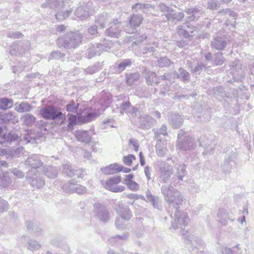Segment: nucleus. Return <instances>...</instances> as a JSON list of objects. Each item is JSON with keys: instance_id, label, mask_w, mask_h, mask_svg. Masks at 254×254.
<instances>
[{"instance_id": "obj_21", "label": "nucleus", "mask_w": 254, "mask_h": 254, "mask_svg": "<svg viewBox=\"0 0 254 254\" xmlns=\"http://www.w3.org/2000/svg\"><path fill=\"white\" fill-rule=\"evenodd\" d=\"M175 168L177 169V172L171 179L172 183L175 182L176 181H178V182L179 181H183V178L187 174L186 167L185 164L175 166Z\"/></svg>"}, {"instance_id": "obj_39", "label": "nucleus", "mask_w": 254, "mask_h": 254, "mask_svg": "<svg viewBox=\"0 0 254 254\" xmlns=\"http://www.w3.org/2000/svg\"><path fill=\"white\" fill-rule=\"evenodd\" d=\"M109 20V17L106 13H103L99 14L96 18L95 23L99 25V26L103 29Z\"/></svg>"}, {"instance_id": "obj_28", "label": "nucleus", "mask_w": 254, "mask_h": 254, "mask_svg": "<svg viewBox=\"0 0 254 254\" xmlns=\"http://www.w3.org/2000/svg\"><path fill=\"white\" fill-rule=\"evenodd\" d=\"M145 195L147 202H150L154 208L160 209V199L158 196L153 195L148 190H146Z\"/></svg>"}, {"instance_id": "obj_50", "label": "nucleus", "mask_w": 254, "mask_h": 254, "mask_svg": "<svg viewBox=\"0 0 254 254\" xmlns=\"http://www.w3.org/2000/svg\"><path fill=\"white\" fill-rule=\"evenodd\" d=\"M101 51L103 52V51H107L108 49H111L113 46V43L109 40L104 39L101 43H98Z\"/></svg>"}, {"instance_id": "obj_34", "label": "nucleus", "mask_w": 254, "mask_h": 254, "mask_svg": "<svg viewBox=\"0 0 254 254\" xmlns=\"http://www.w3.org/2000/svg\"><path fill=\"white\" fill-rule=\"evenodd\" d=\"M150 8L154 9L155 5L150 3L137 2L131 6V10L133 12H138L140 11L144 12L145 10L148 9Z\"/></svg>"}, {"instance_id": "obj_32", "label": "nucleus", "mask_w": 254, "mask_h": 254, "mask_svg": "<svg viewBox=\"0 0 254 254\" xmlns=\"http://www.w3.org/2000/svg\"><path fill=\"white\" fill-rule=\"evenodd\" d=\"M74 14L81 20L87 18L89 16L87 6L86 5L79 6L75 10Z\"/></svg>"}, {"instance_id": "obj_1", "label": "nucleus", "mask_w": 254, "mask_h": 254, "mask_svg": "<svg viewBox=\"0 0 254 254\" xmlns=\"http://www.w3.org/2000/svg\"><path fill=\"white\" fill-rule=\"evenodd\" d=\"M161 191L164 200L169 204V209L173 208L177 210L178 208H180L183 201V197L178 190L171 185H165L161 187Z\"/></svg>"}, {"instance_id": "obj_25", "label": "nucleus", "mask_w": 254, "mask_h": 254, "mask_svg": "<svg viewBox=\"0 0 254 254\" xmlns=\"http://www.w3.org/2000/svg\"><path fill=\"white\" fill-rule=\"evenodd\" d=\"M120 113L123 115L125 113L127 114H133L137 112V109L131 105L129 101H123L119 107Z\"/></svg>"}, {"instance_id": "obj_19", "label": "nucleus", "mask_w": 254, "mask_h": 254, "mask_svg": "<svg viewBox=\"0 0 254 254\" xmlns=\"http://www.w3.org/2000/svg\"><path fill=\"white\" fill-rule=\"evenodd\" d=\"M19 138V135L14 132L11 131L8 133H5L0 140V144L6 146L12 142L18 140Z\"/></svg>"}, {"instance_id": "obj_62", "label": "nucleus", "mask_w": 254, "mask_h": 254, "mask_svg": "<svg viewBox=\"0 0 254 254\" xmlns=\"http://www.w3.org/2000/svg\"><path fill=\"white\" fill-rule=\"evenodd\" d=\"M157 80L155 83V85H157L162 82H168L171 81V75L169 73H165L162 75L159 76L157 78Z\"/></svg>"}, {"instance_id": "obj_29", "label": "nucleus", "mask_w": 254, "mask_h": 254, "mask_svg": "<svg viewBox=\"0 0 254 254\" xmlns=\"http://www.w3.org/2000/svg\"><path fill=\"white\" fill-rule=\"evenodd\" d=\"M75 135L78 141L86 144L89 143L91 139V136L86 130H76L75 132Z\"/></svg>"}, {"instance_id": "obj_6", "label": "nucleus", "mask_w": 254, "mask_h": 254, "mask_svg": "<svg viewBox=\"0 0 254 254\" xmlns=\"http://www.w3.org/2000/svg\"><path fill=\"white\" fill-rule=\"evenodd\" d=\"M26 179L34 188L40 189L42 188L45 181L37 170L31 169L27 174Z\"/></svg>"}, {"instance_id": "obj_13", "label": "nucleus", "mask_w": 254, "mask_h": 254, "mask_svg": "<svg viewBox=\"0 0 254 254\" xmlns=\"http://www.w3.org/2000/svg\"><path fill=\"white\" fill-rule=\"evenodd\" d=\"M156 121L151 116L142 114L140 116L139 127L142 129H148L155 125Z\"/></svg>"}, {"instance_id": "obj_36", "label": "nucleus", "mask_w": 254, "mask_h": 254, "mask_svg": "<svg viewBox=\"0 0 254 254\" xmlns=\"http://www.w3.org/2000/svg\"><path fill=\"white\" fill-rule=\"evenodd\" d=\"M147 38V36L145 34L136 36L135 37L132 36H127L124 41L126 42L133 41L132 46L138 45L146 40Z\"/></svg>"}, {"instance_id": "obj_38", "label": "nucleus", "mask_w": 254, "mask_h": 254, "mask_svg": "<svg viewBox=\"0 0 254 254\" xmlns=\"http://www.w3.org/2000/svg\"><path fill=\"white\" fill-rule=\"evenodd\" d=\"M218 217L220 218V222L223 225H226L228 220H233V219L230 218L226 210L223 208L219 209L218 213Z\"/></svg>"}, {"instance_id": "obj_46", "label": "nucleus", "mask_w": 254, "mask_h": 254, "mask_svg": "<svg viewBox=\"0 0 254 254\" xmlns=\"http://www.w3.org/2000/svg\"><path fill=\"white\" fill-rule=\"evenodd\" d=\"M72 12V8H70L68 10L60 11L55 14V16L57 19H58L59 21H63L68 17Z\"/></svg>"}, {"instance_id": "obj_31", "label": "nucleus", "mask_w": 254, "mask_h": 254, "mask_svg": "<svg viewBox=\"0 0 254 254\" xmlns=\"http://www.w3.org/2000/svg\"><path fill=\"white\" fill-rule=\"evenodd\" d=\"M43 173L48 178L54 179L57 177L58 169L54 166H46L43 167Z\"/></svg>"}, {"instance_id": "obj_26", "label": "nucleus", "mask_w": 254, "mask_h": 254, "mask_svg": "<svg viewBox=\"0 0 254 254\" xmlns=\"http://www.w3.org/2000/svg\"><path fill=\"white\" fill-rule=\"evenodd\" d=\"M102 51L97 43L95 44H91L85 53L86 57L89 59H91L94 56H99Z\"/></svg>"}, {"instance_id": "obj_44", "label": "nucleus", "mask_w": 254, "mask_h": 254, "mask_svg": "<svg viewBox=\"0 0 254 254\" xmlns=\"http://www.w3.org/2000/svg\"><path fill=\"white\" fill-rule=\"evenodd\" d=\"M132 63V61L129 59H123L117 65V70L118 72H122L125 70L127 67H130Z\"/></svg>"}, {"instance_id": "obj_52", "label": "nucleus", "mask_w": 254, "mask_h": 254, "mask_svg": "<svg viewBox=\"0 0 254 254\" xmlns=\"http://www.w3.org/2000/svg\"><path fill=\"white\" fill-rule=\"evenodd\" d=\"M177 32L180 36H182L184 38H187L192 36V35L188 34L187 31L186 26L184 25V24L177 27Z\"/></svg>"}, {"instance_id": "obj_20", "label": "nucleus", "mask_w": 254, "mask_h": 254, "mask_svg": "<svg viewBox=\"0 0 254 254\" xmlns=\"http://www.w3.org/2000/svg\"><path fill=\"white\" fill-rule=\"evenodd\" d=\"M65 0H46V2L42 4V7L46 8L48 6L55 10H59L65 5Z\"/></svg>"}, {"instance_id": "obj_53", "label": "nucleus", "mask_w": 254, "mask_h": 254, "mask_svg": "<svg viewBox=\"0 0 254 254\" xmlns=\"http://www.w3.org/2000/svg\"><path fill=\"white\" fill-rule=\"evenodd\" d=\"M41 245L33 239H29L27 242V249L29 250L37 251L41 248Z\"/></svg>"}, {"instance_id": "obj_45", "label": "nucleus", "mask_w": 254, "mask_h": 254, "mask_svg": "<svg viewBox=\"0 0 254 254\" xmlns=\"http://www.w3.org/2000/svg\"><path fill=\"white\" fill-rule=\"evenodd\" d=\"M225 61V59L222 52H217L213 55V63L216 66L221 65Z\"/></svg>"}, {"instance_id": "obj_16", "label": "nucleus", "mask_w": 254, "mask_h": 254, "mask_svg": "<svg viewBox=\"0 0 254 254\" xmlns=\"http://www.w3.org/2000/svg\"><path fill=\"white\" fill-rule=\"evenodd\" d=\"M184 11L189 15L188 19L190 21L197 20L202 14V10L196 6L186 8Z\"/></svg>"}, {"instance_id": "obj_4", "label": "nucleus", "mask_w": 254, "mask_h": 254, "mask_svg": "<svg viewBox=\"0 0 254 254\" xmlns=\"http://www.w3.org/2000/svg\"><path fill=\"white\" fill-rule=\"evenodd\" d=\"M172 213L170 216L172 218L174 217L175 219L171 221V226L170 229L177 230L181 229L183 230V227H185L189 223L190 219L187 214L184 212H181L179 208L177 210L172 208L171 209Z\"/></svg>"}, {"instance_id": "obj_55", "label": "nucleus", "mask_w": 254, "mask_h": 254, "mask_svg": "<svg viewBox=\"0 0 254 254\" xmlns=\"http://www.w3.org/2000/svg\"><path fill=\"white\" fill-rule=\"evenodd\" d=\"M67 116L68 117V123L67 127V130L70 131L73 129L74 126H75L76 124L77 117L75 115L70 114H68L67 115Z\"/></svg>"}, {"instance_id": "obj_33", "label": "nucleus", "mask_w": 254, "mask_h": 254, "mask_svg": "<svg viewBox=\"0 0 254 254\" xmlns=\"http://www.w3.org/2000/svg\"><path fill=\"white\" fill-rule=\"evenodd\" d=\"M122 28L116 27L115 25H111L109 28L106 30L107 36L112 37L119 38L121 36Z\"/></svg>"}, {"instance_id": "obj_57", "label": "nucleus", "mask_w": 254, "mask_h": 254, "mask_svg": "<svg viewBox=\"0 0 254 254\" xmlns=\"http://www.w3.org/2000/svg\"><path fill=\"white\" fill-rule=\"evenodd\" d=\"M171 84V81L162 83L160 85L159 94H160L162 96H165L166 95L167 93H168L169 91Z\"/></svg>"}, {"instance_id": "obj_3", "label": "nucleus", "mask_w": 254, "mask_h": 254, "mask_svg": "<svg viewBox=\"0 0 254 254\" xmlns=\"http://www.w3.org/2000/svg\"><path fill=\"white\" fill-rule=\"evenodd\" d=\"M182 130H181L178 135L176 147L181 151H190L193 150L196 146L195 139L188 135H184Z\"/></svg>"}, {"instance_id": "obj_18", "label": "nucleus", "mask_w": 254, "mask_h": 254, "mask_svg": "<svg viewBox=\"0 0 254 254\" xmlns=\"http://www.w3.org/2000/svg\"><path fill=\"white\" fill-rule=\"evenodd\" d=\"M143 20V17L141 15L133 14L128 19L129 25L130 26V30H127L128 33H132L135 28L138 27Z\"/></svg>"}, {"instance_id": "obj_22", "label": "nucleus", "mask_w": 254, "mask_h": 254, "mask_svg": "<svg viewBox=\"0 0 254 254\" xmlns=\"http://www.w3.org/2000/svg\"><path fill=\"white\" fill-rule=\"evenodd\" d=\"M199 145L204 147L203 155L211 154L213 152L215 144L213 143H208V139L205 140V137L202 136L199 139Z\"/></svg>"}, {"instance_id": "obj_60", "label": "nucleus", "mask_w": 254, "mask_h": 254, "mask_svg": "<svg viewBox=\"0 0 254 254\" xmlns=\"http://www.w3.org/2000/svg\"><path fill=\"white\" fill-rule=\"evenodd\" d=\"M156 147V152L157 155L160 157H163L167 151L166 147L162 146L159 141H157Z\"/></svg>"}, {"instance_id": "obj_59", "label": "nucleus", "mask_w": 254, "mask_h": 254, "mask_svg": "<svg viewBox=\"0 0 254 254\" xmlns=\"http://www.w3.org/2000/svg\"><path fill=\"white\" fill-rule=\"evenodd\" d=\"M208 67L202 63H198L194 68H191V72L193 73L199 74L202 70L207 71Z\"/></svg>"}, {"instance_id": "obj_41", "label": "nucleus", "mask_w": 254, "mask_h": 254, "mask_svg": "<svg viewBox=\"0 0 254 254\" xmlns=\"http://www.w3.org/2000/svg\"><path fill=\"white\" fill-rule=\"evenodd\" d=\"M165 16L168 20L172 21H182L184 17V14L182 12H175L174 13H168Z\"/></svg>"}, {"instance_id": "obj_48", "label": "nucleus", "mask_w": 254, "mask_h": 254, "mask_svg": "<svg viewBox=\"0 0 254 254\" xmlns=\"http://www.w3.org/2000/svg\"><path fill=\"white\" fill-rule=\"evenodd\" d=\"M15 116L13 113L9 111L7 113L0 115V123L6 124L10 122L14 118Z\"/></svg>"}, {"instance_id": "obj_12", "label": "nucleus", "mask_w": 254, "mask_h": 254, "mask_svg": "<svg viewBox=\"0 0 254 254\" xmlns=\"http://www.w3.org/2000/svg\"><path fill=\"white\" fill-rule=\"evenodd\" d=\"M62 168L64 173L69 177L76 176L78 178H83L84 177L82 170L73 168L69 163L63 164Z\"/></svg>"}, {"instance_id": "obj_51", "label": "nucleus", "mask_w": 254, "mask_h": 254, "mask_svg": "<svg viewBox=\"0 0 254 254\" xmlns=\"http://www.w3.org/2000/svg\"><path fill=\"white\" fill-rule=\"evenodd\" d=\"M239 250V245H237L233 247L232 249L227 247L223 248L221 252L222 254H240L238 252Z\"/></svg>"}, {"instance_id": "obj_5", "label": "nucleus", "mask_w": 254, "mask_h": 254, "mask_svg": "<svg viewBox=\"0 0 254 254\" xmlns=\"http://www.w3.org/2000/svg\"><path fill=\"white\" fill-rule=\"evenodd\" d=\"M41 117L46 120H58L64 117L62 109L54 105H46L39 111Z\"/></svg>"}, {"instance_id": "obj_27", "label": "nucleus", "mask_w": 254, "mask_h": 254, "mask_svg": "<svg viewBox=\"0 0 254 254\" xmlns=\"http://www.w3.org/2000/svg\"><path fill=\"white\" fill-rule=\"evenodd\" d=\"M173 74L175 77L180 79L184 82H188L190 80V74L182 67L179 68L178 71L174 70Z\"/></svg>"}, {"instance_id": "obj_15", "label": "nucleus", "mask_w": 254, "mask_h": 254, "mask_svg": "<svg viewBox=\"0 0 254 254\" xmlns=\"http://www.w3.org/2000/svg\"><path fill=\"white\" fill-rule=\"evenodd\" d=\"M116 210L118 214L126 221L129 220L132 217L130 209L124 203H119L116 208Z\"/></svg>"}, {"instance_id": "obj_42", "label": "nucleus", "mask_w": 254, "mask_h": 254, "mask_svg": "<svg viewBox=\"0 0 254 254\" xmlns=\"http://www.w3.org/2000/svg\"><path fill=\"white\" fill-rule=\"evenodd\" d=\"M13 100L6 97L0 98V109L5 110L12 107Z\"/></svg>"}, {"instance_id": "obj_11", "label": "nucleus", "mask_w": 254, "mask_h": 254, "mask_svg": "<svg viewBox=\"0 0 254 254\" xmlns=\"http://www.w3.org/2000/svg\"><path fill=\"white\" fill-rule=\"evenodd\" d=\"M94 210L96 216L103 222H107L110 220V214L108 209L100 203L94 205Z\"/></svg>"}, {"instance_id": "obj_40", "label": "nucleus", "mask_w": 254, "mask_h": 254, "mask_svg": "<svg viewBox=\"0 0 254 254\" xmlns=\"http://www.w3.org/2000/svg\"><path fill=\"white\" fill-rule=\"evenodd\" d=\"M213 94L217 98V99L220 101V99L224 98H229V93H227L222 87H217L213 89Z\"/></svg>"}, {"instance_id": "obj_47", "label": "nucleus", "mask_w": 254, "mask_h": 254, "mask_svg": "<svg viewBox=\"0 0 254 254\" xmlns=\"http://www.w3.org/2000/svg\"><path fill=\"white\" fill-rule=\"evenodd\" d=\"M139 77V74L137 72L127 74L126 75V83L129 86L132 85Z\"/></svg>"}, {"instance_id": "obj_14", "label": "nucleus", "mask_w": 254, "mask_h": 254, "mask_svg": "<svg viewBox=\"0 0 254 254\" xmlns=\"http://www.w3.org/2000/svg\"><path fill=\"white\" fill-rule=\"evenodd\" d=\"M227 42L225 35L220 36L217 34L212 39L211 42V47L218 51H222L226 47Z\"/></svg>"}, {"instance_id": "obj_9", "label": "nucleus", "mask_w": 254, "mask_h": 254, "mask_svg": "<svg viewBox=\"0 0 254 254\" xmlns=\"http://www.w3.org/2000/svg\"><path fill=\"white\" fill-rule=\"evenodd\" d=\"M77 182L74 179L70 180L63 187V189L66 192L71 193L76 192L78 194H83L86 191V188L76 184Z\"/></svg>"}, {"instance_id": "obj_37", "label": "nucleus", "mask_w": 254, "mask_h": 254, "mask_svg": "<svg viewBox=\"0 0 254 254\" xmlns=\"http://www.w3.org/2000/svg\"><path fill=\"white\" fill-rule=\"evenodd\" d=\"M21 120L26 126L31 127L36 122V118L31 114L21 115Z\"/></svg>"}, {"instance_id": "obj_17", "label": "nucleus", "mask_w": 254, "mask_h": 254, "mask_svg": "<svg viewBox=\"0 0 254 254\" xmlns=\"http://www.w3.org/2000/svg\"><path fill=\"white\" fill-rule=\"evenodd\" d=\"M26 166H29L32 168L31 169L36 170L43 164L39 156L37 154H32L29 156L25 162Z\"/></svg>"}, {"instance_id": "obj_30", "label": "nucleus", "mask_w": 254, "mask_h": 254, "mask_svg": "<svg viewBox=\"0 0 254 254\" xmlns=\"http://www.w3.org/2000/svg\"><path fill=\"white\" fill-rule=\"evenodd\" d=\"M231 70L238 78H242L245 76V73L242 65L238 61L232 62L231 64Z\"/></svg>"}, {"instance_id": "obj_24", "label": "nucleus", "mask_w": 254, "mask_h": 254, "mask_svg": "<svg viewBox=\"0 0 254 254\" xmlns=\"http://www.w3.org/2000/svg\"><path fill=\"white\" fill-rule=\"evenodd\" d=\"M100 115L99 110H92L90 111L85 113L80 117L81 121L84 123H89L94 120L96 118Z\"/></svg>"}, {"instance_id": "obj_43", "label": "nucleus", "mask_w": 254, "mask_h": 254, "mask_svg": "<svg viewBox=\"0 0 254 254\" xmlns=\"http://www.w3.org/2000/svg\"><path fill=\"white\" fill-rule=\"evenodd\" d=\"M11 183V179L7 172H2L0 174V186L6 187Z\"/></svg>"}, {"instance_id": "obj_7", "label": "nucleus", "mask_w": 254, "mask_h": 254, "mask_svg": "<svg viewBox=\"0 0 254 254\" xmlns=\"http://www.w3.org/2000/svg\"><path fill=\"white\" fill-rule=\"evenodd\" d=\"M237 154L234 151L226 154L224 157L223 164L221 166L222 171L225 174H228L236 165Z\"/></svg>"}, {"instance_id": "obj_56", "label": "nucleus", "mask_w": 254, "mask_h": 254, "mask_svg": "<svg viewBox=\"0 0 254 254\" xmlns=\"http://www.w3.org/2000/svg\"><path fill=\"white\" fill-rule=\"evenodd\" d=\"M173 63L166 57H161L157 61L158 65L160 67H168Z\"/></svg>"}, {"instance_id": "obj_35", "label": "nucleus", "mask_w": 254, "mask_h": 254, "mask_svg": "<svg viewBox=\"0 0 254 254\" xmlns=\"http://www.w3.org/2000/svg\"><path fill=\"white\" fill-rule=\"evenodd\" d=\"M154 134V139L157 141L161 143V135L166 136L167 135V127L165 125H163L159 128H154L152 129Z\"/></svg>"}, {"instance_id": "obj_2", "label": "nucleus", "mask_w": 254, "mask_h": 254, "mask_svg": "<svg viewBox=\"0 0 254 254\" xmlns=\"http://www.w3.org/2000/svg\"><path fill=\"white\" fill-rule=\"evenodd\" d=\"M83 36L79 31L66 33L58 38L57 44L59 47L66 49H75L82 41Z\"/></svg>"}, {"instance_id": "obj_8", "label": "nucleus", "mask_w": 254, "mask_h": 254, "mask_svg": "<svg viewBox=\"0 0 254 254\" xmlns=\"http://www.w3.org/2000/svg\"><path fill=\"white\" fill-rule=\"evenodd\" d=\"M158 167L160 172V182L167 183L173 174L172 169L165 162L162 161H158Z\"/></svg>"}, {"instance_id": "obj_63", "label": "nucleus", "mask_w": 254, "mask_h": 254, "mask_svg": "<svg viewBox=\"0 0 254 254\" xmlns=\"http://www.w3.org/2000/svg\"><path fill=\"white\" fill-rule=\"evenodd\" d=\"M136 157L133 154H128L125 156L123 158V161L125 165L130 166L132 163L133 160H135Z\"/></svg>"}, {"instance_id": "obj_10", "label": "nucleus", "mask_w": 254, "mask_h": 254, "mask_svg": "<svg viewBox=\"0 0 254 254\" xmlns=\"http://www.w3.org/2000/svg\"><path fill=\"white\" fill-rule=\"evenodd\" d=\"M121 181L120 176L110 177L106 181L105 188L113 192H122L125 190V187L123 186H116Z\"/></svg>"}, {"instance_id": "obj_49", "label": "nucleus", "mask_w": 254, "mask_h": 254, "mask_svg": "<svg viewBox=\"0 0 254 254\" xmlns=\"http://www.w3.org/2000/svg\"><path fill=\"white\" fill-rule=\"evenodd\" d=\"M32 110V106L28 103L22 102L16 107V110L19 113L28 112Z\"/></svg>"}, {"instance_id": "obj_61", "label": "nucleus", "mask_w": 254, "mask_h": 254, "mask_svg": "<svg viewBox=\"0 0 254 254\" xmlns=\"http://www.w3.org/2000/svg\"><path fill=\"white\" fill-rule=\"evenodd\" d=\"M65 55L64 53H62L58 51H53L50 55V59H57L61 61H63Z\"/></svg>"}, {"instance_id": "obj_54", "label": "nucleus", "mask_w": 254, "mask_h": 254, "mask_svg": "<svg viewBox=\"0 0 254 254\" xmlns=\"http://www.w3.org/2000/svg\"><path fill=\"white\" fill-rule=\"evenodd\" d=\"M144 76L146 84L152 85L154 81V79L156 77V75L154 72L145 70Z\"/></svg>"}, {"instance_id": "obj_23", "label": "nucleus", "mask_w": 254, "mask_h": 254, "mask_svg": "<svg viewBox=\"0 0 254 254\" xmlns=\"http://www.w3.org/2000/svg\"><path fill=\"white\" fill-rule=\"evenodd\" d=\"M169 122L173 128H178L183 124L184 118L179 114L172 113L169 118Z\"/></svg>"}, {"instance_id": "obj_58", "label": "nucleus", "mask_w": 254, "mask_h": 254, "mask_svg": "<svg viewBox=\"0 0 254 254\" xmlns=\"http://www.w3.org/2000/svg\"><path fill=\"white\" fill-rule=\"evenodd\" d=\"M79 107V104H75L74 100L69 101L65 106L66 111L68 112L76 113Z\"/></svg>"}, {"instance_id": "obj_64", "label": "nucleus", "mask_w": 254, "mask_h": 254, "mask_svg": "<svg viewBox=\"0 0 254 254\" xmlns=\"http://www.w3.org/2000/svg\"><path fill=\"white\" fill-rule=\"evenodd\" d=\"M125 220L122 217L116 219L115 225L118 229L123 230L126 228V224H125Z\"/></svg>"}]
</instances>
